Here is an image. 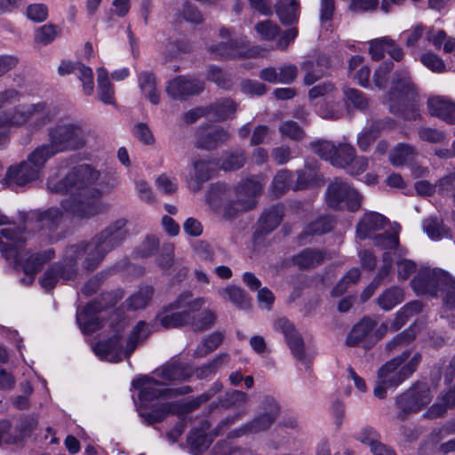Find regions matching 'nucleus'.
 Masks as SVG:
<instances>
[{
	"label": "nucleus",
	"mask_w": 455,
	"mask_h": 455,
	"mask_svg": "<svg viewBox=\"0 0 455 455\" xmlns=\"http://www.w3.org/2000/svg\"><path fill=\"white\" fill-rule=\"evenodd\" d=\"M36 427L35 419L23 420L18 428H12L8 421H0V446L20 442Z\"/></svg>",
	"instance_id": "aec40b11"
},
{
	"label": "nucleus",
	"mask_w": 455,
	"mask_h": 455,
	"mask_svg": "<svg viewBox=\"0 0 455 455\" xmlns=\"http://www.w3.org/2000/svg\"><path fill=\"white\" fill-rule=\"evenodd\" d=\"M154 290L151 286H142L128 298L126 304L128 308L138 310L145 308L150 302Z\"/></svg>",
	"instance_id": "c9c22d12"
},
{
	"label": "nucleus",
	"mask_w": 455,
	"mask_h": 455,
	"mask_svg": "<svg viewBox=\"0 0 455 455\" xmlns=\"http://www.w3.org/2000/svg\"><path fill=\"white\" fill-rule=\"evenodd\" d=\"M223 334L221 332H213L203 340L195 351V355L199 357L205 356L216 349L222 342Z\"/></svg>",
	"instance_id": "09e8293b"
},
{
	"label": "nucleus",
	"mask_w": 455,
	"mask_h": 455,
	"mask_svg": "<svg viewBox=\"0 0 455 455\" xmlns=\"http://www.w3.org/2000/svg\"><path fill=\"white\" fill-rule=\"evenodd\" d=\"M355 439L361 443L369 446L371 451L380 443L379 434L371 427L361 428L355 434Z\"/></svg>",
	"instance_id": "603ef678"
},
{
	"label": "nucleus",
	"mask_w": 455,
	"mask_h": 455,
	"mask_svg": "<svg viewBox=\"0 0 455 455\" xmlns=\"http://www.w3.org/2000/svg\"><path fill=\"white\" fill-rule=\"evenodd\" d=\"M205 302L204 297H194L189 291L182 292L158 315L159 323L164 328L190 325L197 331L210 329L215 323L216 313L209 308L199 312Z\"/></svg>",
	"instance_id": "20e7f679"
},
{
	"label": "nucleus",
	"mask_w": 455,
	"mask_h": 455,
	"mask_svg": "<svg viewBox=\"0 0 455 455\" xmlns=\"http://www.w3.org/2000/svg\"><path fill=\"white\" fill-rule=\"evenodd\" d=\"M68 167V161L61 160L47 179L50 192L71 195L61 202V210L50 208L40 214V220L45 224L57 222L64 214L87 220L104 212L107 206L102 197L118 182L114 173L101 172L87 164L74 166L66 172Z\"/></svg>",
	"instance_id": "f257e3e1"
},
{
	"label": "nucleus",
	"mask_w": 455,
	"mask_h": 455,
	"mask_svg": "<svg viewBox=\"0 0 455 455\" xmlns=\"http://www.w3.org/2000/svg\"><path fill=\"white\" fill-rule=\"evenodd\" d=\"M418 134L421 140L430 143L441 142L445 138L444 133L442 131L430 127H422L419 129Z\"/></svg>",
	"instance_id": "338daca9"
},
{
	"label": "nucleus",
	"mask_w": 455,
	"mask_h": 455,
	"mask_svg": "<svg viewBox=\"0 0 455 455\" xmlns=\"http://www.w3.org/2000/svg\"><path fill=\"white\" fill-rule=\"evenodd\" d=\"M418 296L435 297L440 291L448 308H455V280L445 271L429 267H420L411 281Z\"/></svg>",
	"instance_id": "423d86ee"
},
{
	"label": "nucleus",
	"mask_w": 455,
	"mask_h": 455,
	"mask_svg": "<svg viewBox=\"0 0 455 455\" xmlns=\"http://www.w3.org/2000/svg\"><path fill=\"white\" fill-rule=\"evenodd\" d=\"M229 133L222 128L213 127L207 132V134L201 135L198 141L199 146L205 148H213L218 143L227 140Z\"/></svg>",
	"instance_id": "c03bdc74"
},
{
	"label": "nucleus",
	"mask_w": 455,
	"mask_h": 455,
	"mask_svg": "<svg viewBox=\"0 0 455 455\" xmlns=\"http://www.w3.org/2000/svg\"><path fill=\"white\" fill-rule=\"evenodd\" d=\"M360 277V271L358 268L350 269L339 281V283L333 288L331 294L334 297H339L347 290V286L355 283Z\"/></svg>",
	"instance_id": "6e6d98bb"
},
{
	"label": "nucleus",
	"mask_w": 455,
	"mask_h": 455,
	"mask_svg": "<svg viewBox=\"0 0 455 455\" xmlns=\"http://www.w3.org/2000/svg\"><path fill=\"white\" fill-rule=\"evenodd\" d=\"M420 62L433 72L442 73L445 71V64L441 58L433 52L421 55Z\"/></svg>",
	"instance_id": "bf43d9fd"
},
{
	"label": "nucleus",
	"mask_w": 455,
	"mask_h": 455,
	"mask_svg": "<svg viewBox=\"0 0 455 455\" xmlns=\"http://www.w3.org/2000/svg\"><path fill=\"white\" fill-rule=\"evenodd\" d=\"M416 155L413 147L401 143L390 152L389 159L393 165L400 166L411 163Z\"/></svg>",
	"instance_id": "72a5a7b5"
},
{
	"label": "nucleus",
	"mask_w": 455,
	"mask_h": 455,
	"mask_svg": "<svg viewBox=\"0 0 455 455\" xmlns=\"http://www.w3.org/2000/svg\"><path fill=\"white\" fill-rule=\"evenodd\" d=\"M208 428V422H204L200 429L193 430L188 435V443L195 455L206 450L212 442V435L206 433Z\"/></svg>",
	"instance_id": "b1692460"
},
{
	"label": "nucleus",
	"mask_w": 455,
	"mask_h": 455,
	"mask_svg": "<svg viewBox=\"0 0 455 455\" xmlns=\"http://www.w3.org/2000/svg\"><path fill=\"white\" fill-rule=\"evenodd\" d=\"M274 327L276 331L283 334L292 355L307 366L309 360L305 350V344L294 325L287 319L281 318L275 321Z\"/></svg>",
	"instance_id": "f3484780"
},
{
	"label": "nucleus",
	"mask_w": 455,
	"mask_h": 455,
	"mask_svg": "<svg viewBox=\"0 0 455 455\" xmlns=\"http://www.w3.org/2000/svg\"><path fill=\"white\" fill-rule=\"evenodd\" d=\"M156 185L158 190L166 195H171L177 190L178 183L174 178H171L166 174L160 175L156 180Z\"/></svg>",
	"instance_id": "774afa93"
},
{
	"label": "nucleus",
	"mask_w": 455,
	"mask_h": 455,
	"mask_svg": "<svg viewBox=\"0 0 455 455\" xmlns=\"http://www.w3.org/2000/svg\"><path fill=\"white\" fill-rule=\"evenodd\" d=\"M56 116V109L45 101L20 102L6 111H0V129L23 127L30 123L34 131L43 129ZM7 140L5 133H0V147Z\"/></svg>",
	"instance_id": "39448f33"
},
{
	"label": "nucleus",
	"mask_w": 455,
	"mask_h": 455,
	"mask_svg": "<svg viewBox=\"0 0 455 455\" xmlns=\"http://www.w3.org/2000/svg\"><path fill=\"white\" fill-rule=\"evenodd\" d=\"M203 90L204 84L201 81L181 76L170 80L166 86V92L172 99H182L197 94Z\"/></svg>",
	"instance_id": "6ab92c4d"
},
{
	"label": "nucleus",
	"mask_w": 455,
	"mask_h": 455,
	"mask_svg": "<svg viewBox=\"0 0 455 455\" xmlns=\"http://www.w3.org/2000/svg\"><path fill=\"white\" fill-rule=\"evenodd\" d=\"M25 15L35 23H42L48 19L49 9L46 4L42 3L29 4L26 7Z\"/></svg>",
	"instance_id": "8fccbe9b"
},
{
	"label": "nucleus",
	"mask_w": 455,
	"mask_h": 455,
	"mask_svg": "<svg viewBox=\"0 0 455 455\" xmlns=\"http://www.w3.org/2000/svg\"><path fill=\"white\" fill-rule=\"evenodd\" d=\"M75 76L82 84V90L85 95H92L94 92L93 73L91 68L77 62Z\"/></svg>",
	"instance_id": "a18cd8bd"
},
{
	"label": "nucleus",
	"mask_w": 455,
	"mask_h": 455,
	"mask_svg": "<svg viewBox=\"0 0 455 455\" xmlns=\"http://www.w3.org/2000/svg\"><path fill=\"white\" fill-rule=\"evenodd\" d=\"M393 68L394 64L391 61H386L378 68L373 75V82L377 87L382 89L386 86L387 76Z\"/></svg>",
	"instance_id": "052dcab7"
},
{
	"label": "nucleus",
	"mask_w": 455,
	"mask_h": 455,
	"mask_svg": "<svg viewBox=\"0 0 455 455\" xmlns=\"http://www.w3.org/2000/svg\"><path fill=\"white\" fill-rule=\"evenodd\" d=\"M313 151L320 157L328 160L332 164V157L335 155L336 145L328 140H319L311 143Z\"/></svg>",
	"instance_id": "5fc2aeb1"
},
{
	"label": "nucleus",
	"mask_w": 455,
	"mask_h": 455,
	"mask_svg": "<svg viewBox=\"0 0 455 455\" xmlns=\"http://www.w3.org/2000/svg\"><path fill=\"white\" fill-rule=\"evenodd\" d=\"M192 371L176 360H172L156 369L151 376L132 380V387L140 390L137 403L140 417L148 424L159 422L171 413H179L180 402H165L168 397L191 392L188 386L180 388H162L164 386L186 380Z\"/></svg>",
	"instance_id": "f03ea898"
},
{
	"label": "nucleus",
	"mask_w": 455,
	"mask_h": 455,
	"mask_svg": "<svg viewBox=\"0 0 455 455\" xmlns=\"http://www.w3.org/2000/svg\"><path fill=\"white\" fill-rule=\"evenodd\" d=\"M343 93L347 105H352L355 108L361 111L366 110L370 107L371 100L363 92L355 88L344 87Z\"/></svg>",
	"instance_id": "4c0bfd02"
},
{
	"label": "nucleus",
	"mask_w": 455,
	"mask_h": 455,
	"mask_svg": "<svg viewBox=\"0 0 455 455\" xmlns=\"http://www.w3.org/2000/svg\"><path fill=\"white\" fill-rule=\"evenodd\" d=\"M149 333V326L145 322L140 321L132 329L124 350L122 348L120 338L113 337L108 340L96 343L93 346V351L100 360L117 363L122 360L123 356H130L138 344L146 339Z\"/></svg>",
	"instance_id": "6e6552de"
},
{
	"label": "nucleus",
	"mask_w": 455,
	"mask_h": 455,
	"mask_svg": "<svg viewBox=\"0 0 455 455\" xmlns=\"http://www.w3.org/2000/svg\"><path fill=\"white\" fill-rule=\"evenodd\" d=\"M261 413L230 435L236 437L243 434H258L269 429L280 414L279 404L273 397L266 396L261 402Z\"/></svg>",
	"instance_id": "2eb2a0df"
},
{
	"label": "nucleus",
	"mask_w": 455,
	"mask_h": 455,
	"mask_svg": "<svg viewBox=\"0 0 455 455\" xmlns=\"http://www.w3.org/2000/svg\"><path fill=\"white\" fill-rule=\"evenodd\" d=\"M327 68V60L323 58L315 60H306L301 64V69L305 72L304 84L311 85L323 76Z\"/></svg>",
	"instance_id": "cd10ccee"
},
{
	"label": "nucleus",
	"mask_w": 455,
	"mask_h": 455,
	"mask_svg": "<svg viewBox=\"0 0 455 455\" xmlns=\"http://www.w3.org/2000/svg\"><path fill=\"white\" fill-rule=\"evenodd\" d=\"M362 196L347 182L336 179L328 187L326 203L333 209L357 211L361 206Z\"/></svg>",
	"instance_id": "4468645a"
},
{
	"label": "nucleus",
	"mask_w": 455,
	"mask_h": 455,
	"mask_svg": "<svg viewBox=\"0 0 455 455\" xmlns=\"http://www.w3.org/2000/svg\"><path fill=\"white\" fill-rule=\"evenodd\" d=\"M422 310V304L414 300L404 305L395 315V320L390 324V330L395 331L402 328L405 323L406 319L410 316H412Z\"/></svg>",
	"instance_id": "2f4dec72"
},
{
	"label": "nucleus",
	"mask_w": 455,
	"mask_h": 455,
	"mask_svg": "<svg viewBox=\"0 0 455 455\" xmlns=\"http://www.w3.org/2000/svg\"><path fill=\"white\" fill-rule=\"evenodd\" d=\"M283 207L276 205L265 212L259 220V228L265 232L274 230L281 222L283 218Z\"/></svg>",
	"instance_id": "e433bc0d"
},
{
	"label": "nucleus",
	"mask_w": 455,
	"mask_h": 455,
	"mask_svg": "<svg viewBox=\"0 0 455 455\" xmlns=\"http://www.w3.org/2000/svg\"><path fill=\"white\" fill-rule=\"evenodd\" d=\"M264 186L262 178H251L241 181L235 188V201L226 205L225 217L230 219L239 212L247 211L256 204V197L261 193Z\"/></svg>",
	"instance_id": "f8f14e48"
},
{
	"label": "nucleus",
	"mask_w": 455,
	"mask_h": 455,
	"mask_svg": "<svg viewBox=\"0 0 455 455\" xmlns=\"http://www.w3.org/2000/svg\"><path fill=\"white\" fill-rule=\"evenodd\" d=\"M291 182V173L287 170H282L275 176L271 192L275 196H280L288 189Z\"/></svg>",
	"instance_id": "3c124183"
},
{
	"label": "nucleus",
	"mask_w": 455,
	"mask_h": 455,
	"mask_svg": "<svg viewBox=\"0 0 455 455\" xmlns=\"http://www.w3.org/2000/svg\"><path fill=\"white\" fill-rule=\"evenodd\" d=\"M355 156V149L348 143L342 142L336 146L335 155L332 157V165L343 168Z\"/></svg>",
	"instance_id": "79ce46f5"
},
{
	"label": "nucleus",
	"mask_w": 455,
	"mask_h": 455,
	"mask_svg": "<svg viewBox=\"0 0 455 455\" xmlns=\"http://www.w3.org/2000/svg\"><path fill=\"white\" fill-rule=\"evenodd\" d=\"M387 218L378 212H371L363 215L356 226V235L360 239L374 238L375 245L383 250H392L398 245V234L400 227L395 225L391 233L374 235V233L384 228L387 225Z\"/></svg>",
	"instance_id": "9d476101"
},
{
	"label": "nucleus",
	"mask_w": 455,
	"mask_h": 455,
	"mask_svg": "<svg viewBox=\"0 0 455 455\" xmlns=\"http://www.w3.org/2000/svg\"><path fill=\"white\" fill-rule=\"evenodd\" d=\"M249 402V395L240 390L230 389L220 398V405L224 408L242 407Z\"/></svg>",
	"instance_id": "49530a36"
},
{
	"label": "nucleus",
	"mask_w": 455,
	"mask_h": 455,
	"mask_svg": "<svg viewBox=\"0 0 455 455\" xmlns=\"http://www.w3.org/2000/svg\"><path fill=\"white\" fill-rule=\"evenodd\" d=\"M416 96V87L411 79L409 72L403 69L395 73L392 81L391 91L388 92L384 100L385 103L389 104L390 108L392 109V101L405 103L411 100H414Z\"/></svg>",
	"instance_id": "dca6fc26"
},
{
	"label": "nucleus",
	"mask_w": 455,
	"mask_h": 455,
	"mask_svg": "<svg viewBox=\"0 0 455 455\" xmlns=\"http://www.w3.org/2000/svg\"><path fill=\"white\" fill-rule=\"evenodd\" d=\"M430 387L423 382H418L396 396L395 403L398 417L405 418L426 408L432 401Z\"/></svg>",
	"instance_id": "ddd939ff"
},
{
	"label": "nucleus",
	"mask_w": 455,
	"mask_h": 455,
	"mask_svg": "<svg viewBox=\"0 0 455 455\" xmlns=\"http://www.w3.org/2000/svg\"><path fill=\"white\" fill-rule=\"evenodd\" d=\"M217 163L212 160L200 159L193 164L195 180L190 183L191 188L196 191L200 188L201 183L211 179L217 169Z\"/></svg>",
	"instance_id": "393cba45"
},
{
	"label": "nucleus",
	"mask_w": 455,
	"mask_h": 455,
	"mask_svg": "<svg viewBox=\"0 0 455 455\" xmlns=\"http://www.w3.org/2000/svg\"><path fill=\"white\" fill-rule=\"evenodd\" d=\"M298 36V30L295 28H289L283 32H280L275 41L276 49L285 52L289 45L293 43Z\"/></svg>",
	"instance_id": "e2e57ef3"
},
{
	"label": "nucleus",
	"mask_w": 455,
	"mask_h": 455,
	"mask_svg": "<svg viewBox=\"0 0 455 455\" xmlns=\"http://www.w3.org/2000/svg\"><path fill=\"white\" fill-rule=\"evenodd\" d=\"M404 300L403 290L394 286L384 291L377 299V304L384 311H390Z\"/></svg>",
	"instance_id": "c756f323"
},
{
	"label": "nucleus",
	"mask_w": 455,
	"mask_h": 455,
	"mask_svg": "<svg viewBox=\"0 0 455 455\" xmlns=\"http://www.w3.org/2000/svg\"><path fill=\"white\" fill-rule=\"evenodd\" d=\"M422 227L431 240L438 241L450 236L449 229L437 218L430 217L425 220Z\"/></svg>",
	"instance_id": "f704fd0d"
},
{
	"label": "nucleus",
	"mask_w": 455,
	"mask_h": 455,
	"mask_svg": "<svg viewBox=\"0 0 455 455\" xmlns=\"http://www.w3.org/2000/svg\"><path fill=\"white\" fill-rule=\"evenodd\" d=\"M280 132L292 140H300L304 136L302 129L293 121H286L279 126Z\"/></svg>",
	"instance_id": "69168bd1"
},
{
	"label": "nucleus",
	"mask_w": 455,
	"mask_h": 455,
	"mask_svg": "<svg viewBox=\"0 0 455 455\" xmlns=\"http://www.w3.org/2000/svg\"><path fill=\"white\" fill-rule=\"evenodd\" d=\"M97 85L99 99L105 104L114 105V87L110 83L108 70L103 67L97 69Z\"/></svg>",
	"instance_id": "a878e982"
},
{
	"label": "nucleus",
	"mask_w": 455,
	"mask_h": 455,
	"mask_svg": "<svg viewBox=\"0 0 455 455\" xmlns=\"http://www.w3.org/2000/svg\"><path fill=\"white\" fill-rule=\"evenodd\" d=\"M218 293L223 299L232 302L240 308H247L250 306L247 294L240 287L228 285L219 290Z\"/></svg>",
	"instance_id": "7c9ffc66"
},
{
	"label": "nucleus",
	"mask_w": 455,
	"mask_h": 455,
	"mask_svg": "<svg viewBox=\"0 0 455 455\" xmlns=\"http://www.w3.org/2000/svg\"><path fill=\"white\" fill-rule=\"evenodd\" d=\"M228 363V355H221L215 357L212 362L196 370V375L200 379L207 378L214 373L220 366Z\"/></svg>",
	"instance_id": "13d9d810"
},
{
	"label": "nucleus",
	"mask_w": 455,
	"mask_h": 455,
	"mask_svg": "<svg viewBox=\"0 0 455 455\" xmlns=\"http://www.w3.org/2000/svg\"><path fill=\"white\" fill-rule=\"evenodd\" d=\"M323 260V254L320 251L304 250L294 256V263L300 268H309L320 264Z\"/></svg>",
	"instance_id": "a19ab883"
},
{
	"label": "nucleus",
	"mask_w": 455,
	"mask_h": 455,
	"mask_svg": "<svg viewBox=\"0 0 455 455\" xmlns=\"http://www.w3.org/2000/svg\"><path fill=\"white\" fill-rule=\"evenodd\" d=\"M383 262L384 265L379 271L378 276L362 292L361 299L363 301L369 299L379 285L380 280L388 275L391 268L392 259L387 252H386L383 256Z\"/></svg>",
	"instance_id": "ea45409f"
},
{
	"label": "nucleus",
	"mask_w": 455,
	"mask_h": 455,
	"mask_svg": "<svg viewBox=\"0 0 455 455\" xmlns=\"http://www.w3.org/2000/svg\"><path fill=\"white\" fill-rule=\"evenodd\" d=\"M374 326L375 322L373 320L370 318L363 319L360 323L355 325L349 332L347 338V344L348 346H356L363 343L364 346H368L380 339L389 328L387 324L383 323L378 330L379 334L375 335L372 332Z\"/></svg>",
	"instance_id": "a211bd4d"
},
{
	"label": "nucleus",
	"mask_w": 455,
	"mask_h": 455,
	"mask_svg": "<svg viewBox=\"0 0 455 455\" xmlns=\"http://www.w3.org/2000/svg\"><path fill=\"white\" fill-rule=\"evenodd\" d=\"M394 123L390 119L376 121L372 123L371 127L362 132L357 138V144L359 148L365 151L369 146L377 139L379 131L384 129H390Z\"/></svg>",
	"instance_id": "bb28decb"
},
{
	"label": "nucleus",
	"mask_w": 455,
	"mask_h": 455,
	"mask_svg": "<svg viewBox=\"0 0 455 455\" xmlns=\"http://www.w3.org/2000/svg\"><path fill=\"white\" fill-rule=\"evenodd\" d=\"M49 143L41 147L52 157L58 153L78 150L85 147V129L73 122L60 120L48 131Z\"/></svg>",
	"instance_id": "0eeeda50"
},
{
	"label": "nucleus",
	"mask_w": 455,
	"mask_h": 455,
	"mask_svg": "<svg viewBox=\"0 0 455 455\" xmlns=\"http://www.w3.org/2000/svg\"><path fill=\"white\" fill-rule=\"evenodd\" d=\"M333 221L328 217H321L311 222L305 229L307 235H322L332 228Z\"/></svg>",
	"instance_id": "4d7b16f0"
},
{
	"label": "nucleus",
	"mask_w": 455,
	"mask_h": 455,
	"mask_svg": "<svg viewBox=\"0 0 455 455\" xmlns=\"http://www.w3.org/2000/svg\"><path fill=\"white\" fill-rule=\"evenodd\" d=\"M254 29L260 39L269 42L275 41L280 34L278 25L269 20L258 22Z\"/></svg>",
	"instance_id": "de8ad7c7"
},
{
	"label": "nucleus",
	"mask_w": 455,
	"mask_h": 455,
	"mask_svg": "<svg viewBox=\"0 0 455 455\" xmlns=\"http://www.w3.org/2000/svg\"><path fill=\"white\" fill-rule=\"evenodd\" d=\"M244 41L240 42L230 41L228 43H220L217 45H212L209 51L216 58L231 59L240 57H254L259 54V51L257 48H251L244 50Z\"/></svg>",
	"instance_id": "412c9836"
},
{
	"label": "nucleus",
	"mask_w": 455,
	"mask_h": 455,
	"mask_svg": "<svg viewBox=\"0 0 455 455\" xmlns=\"http://www.w3.org/2000/svg\"><path fill=\"white\" fill-rule=\"evenodd\" d=\"M126 220L119 219L108 226L101 233L86 244L71 245L67 248L62 263L50 267L40 279L42 287L50 291L59 282H68L76 275V264L83 257L86 269H94L105 255L116 248L124 239Z\"/></svg>",
	"instance_id": "7ed1b4c3"
},
{
	"label": "nucleus",
	"mask_w": 455,
	"mask_h": 455,
	"mask_svg": "<svg viewBox=\"0 0 455 455\" xmlns=\"http://www.w3.org/2000/svg\"><path fill=\"white\" fill-rule=\"evenodd\" d=\"M140 91L146 98L154 105L160 101V95L156 88V80L155 76L149 72H142L138 78Z\"/></svg>",
	"instance_id": "c85d7f7f"
},
{
	"label": "nucleus",
	"mask_w": 455,
	"mask_h": 455,
	"mask_svg": "<svg viewBox=\"0 0 455 455\" xmlns=\"http://www.w3.org/2000/svg\"><path fill=\"white\" fill-rule=\"evenodd\" d=\"M427 108L431 116L448 124H455V103L450 100L441 96L431 97L427 101Z\"/></svg>",
	"instance_id": "4be33fe9"
},
{
	"label": "nucleus",
	"mask_w": 455,
	"mask_h": 455,
	"mask_svg": "<svg viewBox=\"0 0 455 455\" xmlns=\"http://www.w3.org/2000/svg\"><path fill=\"white\" fill-rule=\"evenodd\" d=\"M384 38H387V36L376 38L369 42V53L373 60H380L384 57L385 52H387V44L384 42Z\"/></svg>",
	"instance_id": "0e129e2a"
},
{
	"label": "nucleus",
	"mask_w": 455,
	"mask_h": 455,
	"mask_svg": "<svg viewBox=\"0 0 455 455\" xmlns=\"http://www.w3.org/2000/svg\"><path fill=\"white\" fill-rule=\"evenodd\" d=\"M245 163V156L243 150H237L227 154L222 160L221 168L224 171H235L241 168Z\"/></svg>",
	"instance_id": "864d4df0"
},
{
	"label": "nucleus",
	"mask_w": 455,
	"mask_h": 455,
	"mask_svg": "<svg viewBox=\"0 0 455 455\" xmlns=\"http://www.w3.org/2000/svg\"><path fill=\"white\" fill-rule=\"evenodd\" d=\"M299 4L296 0H280L276 5V13L283 24H291L298 18Z\"/></svg>",
	"instance_id": "473e14b6"
},
{
	"label": "nucleus",
	"mask_w": 455,
	"mask_h": 455,
	"mask_svg": "<svg viewBox=\"0 0 455 455\" xmlns=\"http://www.w3.org/2000/svg\"><path fill=\"white\" fill-rule=\"evenodd\" d=\"M50 158L48 153L39 146L28 156L27 160L9 167L6 179L10 183L19 186L35 181L41 178L44 165Z\"/></svg>",
	"instance_id": "9b49d317"
},
{
	"label": "nucleus",
	"mask_w": 455,
	"mask_h": 455,
	"mask_svg": "<svg viewBox=\"0 0 455 455\" xmlns=\"http://www.w3.org/2000/svg\"><path fill=\"white\" fill-rule=\"evenodd\" d=\"M196 256L204 261L213 262L214 251L212 247L204 241H197L193 247Z\"/></svg>",
	"instance_id": "680f3d73"
},
{
	"label": "nucleus",
	"mask_w": 455,
	"mask_h": 455,
	"mask_svg": "<svg viewBox=\"0 0 455 455\" xmlns=\"http://www.w3.org/2000/svg\"><path fill=\"white\" fill-rule=\"evenodd\" d=\"M420 362L419 353L411 354L410 350H405L380 367L378 379L387 387L395 388L413 374Z\"/></svg>",
	"instance_id": "1a4fd4ad"
},
{
	"label": "nucleus",
	"mask_w": 455,
	"mask_h": 455,
	"mask_svg": "<svg viewBox=\"0 0 455 455\" xmlns=\"http://www.w3.org/2000/svg\"><path fill=\"white\" fill-rule=\"evenodd\" d=\"M101 309L102 307H100L97 302L93 301L89 303L82 310H77L76 321L83 332L92 333L100 328V324L96 314Z\"/></svg>",
	"instance_id": "5701e85b"
},
{
	"label": "nucleus",
	"mask_w": 455,
	"mask_h": 455,
	"mask_svg": "<svg viewBox=\"0 0 455 455\" xmlns=\"http://www.w3.org/2000/svg\"><path fill=\"white\" fill-rule=\"evenodd\" d=\"M208 111L210 112L208 118L224 120L234 116L235 105L231 100H221L217 101L213 106L209 107Z\"/></svg>",
	"instance_id": "58836bf2"
},
{
	"label": "nucleus",
	"mask_w": 455,
	"mask_h": 455,
	"mask_svg": "<svg viewBox=\"0 0 455 455\" xmlns=\"http://www.w3.org/2000/svg\"><path fill=\"white\" fill-rule=\"evenodd\" d=\"M60 29L52 23L44 24L35 31V43L40 45H47L59 36Z\"/></svg>",
	"instance_id": "37998d69"
}]
</instances>
